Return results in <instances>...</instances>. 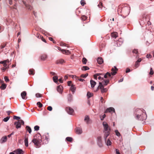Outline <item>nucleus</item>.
Returning a JSON list of instances; mask_svg holds the SVG:
<instances>
[{
	"label": "nucleus",
	"instance_id": "obj_1",
	"mask_svg": "<svg viewBox=\"0 0 154 154\" xmlns=\"http://www.w3.org/2000/svg\"><path fill=\"white\" fill-rule=\"evenodd\" d=\"M136 118L139 120L144 121L147 118L145 111L143 109H138L136 111Z\"/></svg>",
	"mask_w": 154,
	"mask_h": 154
},
{
	"label": "nucleus",
	"instance_id": "obj_2",
	"mask_svg": "<svg viewBox=\"0 0 154 154\" xmlns=\"http://www.w3.org/2000/svg\"><path fill=\"white\" fill-rule=\"evenodd\" d=\"M118 13L119 14V12H120L121 14H120L123 18H125L129 14L130 11V7L129 6H126L123 7L122 9L119 8L118 10Z\"/></svg>",
	"mask_w": 154,
	"mask_h": 154
},
{
	"label": "nucleus",
	"instance_id": "obj_3",
	"mask_svg": "<svg viewBox=\"0 0 154 154\" xmlns=\"http://www.w3.org/2000/svg\"><path fill=\"white\" fill-rule=\"evenodd\" d=\"M11 59L9 60L8 59L6 60H4L0 62V64H3L4 67L2 68V69L3 71H5L9 67V66L11 64Z\"/></svg>",
	"mask_w": 154,
	"mask_h": 154
},
{
	"label": "nucleus",
	"instance_id": "obj_4",
	"mask_svg": "<svg viewBox=\"0 0 154 154\" xmlns=\"http://www.w3.org/2000/svg\"><path fill=\"white\" fill-rule=\"evenodd\" d=\"M117 70L118 69L115 66H114V68L112 69L111 72L110 73L108 72H107L104 75V78H107L108 76L110 77L111 75H115L117 73Z\"/></svg>",
	"mask_w": 154,
	"mask_h": 154
},
{
	"label": "nucleus",
	"instance_id": "obj_5",
	"mask_svg": "<svg viewBox=\"0 0 154 154\" xmlns=\"http://www.w3.org/2000/svg\"><path fill=\"white\" fill-rule=\"evenodd\" d=\"M24 122L22 120H19L17 122L14 123V125H15L17 129L20 128L21 127V125H23Z\"/></svg>",
	"mask_w": 154,
	"mask_h": 154
},
{
	"label": "nucleus",
	"instance_id": "obj_6",
	"mask_svg": "<svg viewBox=\"0 0 154 154\" xmlns=\"http://www.w3.org/2000/svg\"><path fill=\"white\" fill-rule=\"evenodd\" d=\"M32 142L34 143V145L37 147H39L40 145V143L42 141L36 138H34L32 140Z\"/></svg>",
	"mask_w": 154,
	"mask_h": 154
},
{
	"label": "nucleus",
	"instance_id": "obj_7",
	"mask_svg": "<svg viewBox=\"0 0 154 154\" xmlns=\"http://www.w3.org/2000/svg\"><path fill=\"white\" fill-rule=\"evenodd\" d=\"M103 125L104 128L103 131H110V128L106 122H103Z\"/></svg>",
	"mask_w": 154,
	"mask_h": 154
},
{
	"label": "nucleus",
	"instance_id": "obj_8",
	"mask_svg": "<svg viewBox=\"0 0 154 154\" xmlns=\"http://www.w3.org/2000/svg\"><path fill=\"white\" fill-rule=\"evenodd\" d=\"M99 85L98 87V88H100L101 90V91L102 93H103L106 92L107 91V89L106 88H104L103 85L102 84L101 82H99Z\"/></svg>",
	"mask_w": 154,
	"mask_h": 154
},
{
	"label": "nucleus",
	"instance_id": "obj_9",
	"mask_svg": "<svg viewBox=\"0 0 154 154\" xmlns=\"http://www.w3.org/2000/svg\"><path fill=\"white\" fill-rule=\"evenodd\" d=\"M66 110L67 113L70 115H72L74 113V110L70 107H68L66 108Z\"/></svg>",
	"mask_w": 154,
	"mask_h": 154
},
{
	"label": "nucleus",
	"instance_id": "obj_10",
	"mask_svg": "<svg viewBox=\"0 0 154 154\" xmlns=\"http://www.w3.org/2000/svg\"><path fill=\"white\" fill-rule=\"evenodd\" d=\"M84 121L87 124H89L91 123V121L89 117L87 115L85 116Z\"/></svg>",
	"mask_w": 154,
	"mask_h": 154
},
{
	"label": "nucleus",
	"instance_id": "obj_11",
	"mask_svg": "<svg viewBox=\"0 0 154 154\" xmlns=\"http://www.w3.org/2000/svg\"><path fill=\"white\" fill-rule=\"evenodd\" d=\"M115 112V109L112 107H110L106 109L105 113L111 112Z\"/></svg>",
	"mask_w": 154,
	"mask_h": 154
},
{
	"label": "nucleus",
	"instance_id": "obj_12",
	"mask_svg": "<svg viewBox=\"0 0 154 154\" xmlns=\"http://www.w3.org/2000/svg\"><path fill=\"white\" fill-rule=\"evenodd\" d=\"M7 137L5 136L3 137L0 140V143H3L6 142L7 140Z\"/></svg>",
	"mask_w": 154,
	"mask_h": 154
},
{
	"label": "nucleus",
	"instance_id": "obj_13",
	"mask_svg": "<svg viewBox=\"0 0 154 154\" xmlns=\"http://www.w3.org/2000/svg\"><path fill=\"white\" fill-rule=\"evenodd\" d=\"M14 152L15 154H23L24 153L22 149H19L14 150Z\"/></svg>",
	"mask_w": 154,
	"mask_h": 154
},
{
	"label": "nucleus",
	"instance_id": "obj_14",
	"mask_svg": "<svg viewBox=\"0 0 154 154\" xmlns=\"http://www.w3.org/2000/svg\"><path fill=\"white\" fill-rule=\"evenodd\" d=\"M104 133V138L106 140L107 137L110 134V131H103Z\"/></svg>",
	"mask_w": 154,
	"mask_h": 154
},
{
	"label": "nucleus",
	"instance_id": "obj_15",
	"mask_svg": "<svg viewBox=\"0 0 154 154\" xmlns=\"http://www.w3.org/2000/svg\"><path fill=\"white\" fill-rule=\"evenodd\" d=\"M57 91L60 94H62L63 92V87L60 85H59L57 88Z\"/></svg>",
	"mask_w": 154,
	"mask_h": 154
},
{
	"label": "nucleus",
	"instance_id": "obj_16",
	"mask_svg": "<svg viewBox=\"0 0 154 154\" xmlns=\"http://www.w3.org/2000/svg\"><path fill=\"white\" fill-rule=\"evenodd\" d=\"M26 96V93L25 91L22 92L21 94V96L23 99L26 100L27 99Z\"/></svg>",
	"mask_w": 154,
	"mask_h": 154
},
{
	"label": "nucleus",
	"instance_id": "obj_17",
	"mask_svg": "<svg viewBox=\"0 0 154 154\" xmlns=\"http://www.w3.org/2000/svg\"><path fill=\"white\" fill-rule=\"evenodd\" d=\"M123 42V40L122 38H120L117 42L116 43L118 46L121 45Z\"/></svg>",
	"mask_w": 154,
	"mask_h": 154
},
{
	"label": "nucleus",
	"instance_id": "obj_18",
	"mask_svg": "<svg viewBox=\"0 0 154 154\" xmlns=\"http://www.w3.org/2000/svg\"><path fill=\"white\" fill-rule=\"evenodd\" d=\"M97 61L99 64H101L103 63V60L101 57H98L97 59Z\"/></svg>",
	"mask_w": 154,
	"mask_h": 154
},
{
	"label": "nucleus",
	"instance_id": "obj_19",
	"mask_svg": "<svg viewBox=\"0 0 154 154\" xmlns=\"http://www.w3.org/2000/svg\"><path fill=\"white\" fill-rule=\"evenodd\" d=\"M76 133L78 134H80L82 133V129L79 128H77L76 129Z\"/></svg>",
	"mask_w": 154,
	"mask_h": 154
},
{
	"label": "nucleus",
	"instance_id": "obj_20",
	"mask_svg": "<svg viewBox=\"0 0 154 154\" xmlns=\"http://www.w3.org/2000/svg\"><path fill=\"white\" fill-rule=\"evenodd\" d=\"M90 83L91 85V87L93 88L94 87L95 85H96V83L93 80H91Z\"/></svg>",
	"mask_w": 154,
	"mask_h": 154
},
{
	"label": "nucleus",
	"instance_id": "obj_21",
	"mask_svg": "<svg viewBox=\"0 0 154 154\" xmlns=\"http://www.w3.org/2000/svg\"><path fill=\"white\" fill-rule=\"evenodd\" d=\"M73 79H75L76 80H77L78 81H81L82 82H83L85 81V80L82 79H79L78 77H77L75 76H74L73 77Z\"/></svg>",
	"mask_w": 154,
	"mask_h": 154
},
{
	"label": "nucleus",
	"instance_id": "obj_22",
	"mask_svg": "<svg viewBox=\"0 0 154 154\" xmlns=\"http://www.w3.org/2000/svg\"><path fill=\"white\" fill-rule=\"evenodd\" d=\"M23 4L25 5L27 9L30 10L32 9V7L31 6L29 5H27L26 2L24 1H23Z\"/></svg>",
	"mask_w": 154,
	"mask_h": 154
},
{
	"label": "nucleus",
	"instance_id": "obj_23",
	"mask_svg": "<svg viewBox=\"0 0 154 154\" xmlns=\"http://www.w3.org/2000/svg\"><path fill=\"white\" fill-rule=\"evenodd\" d=\"M98 143L100 146L101 145V143L102 141L101 137L100 136H99L97 137Z\"/></svg>",
	"mask_w": 154,
	"mask_h": 154
},
{
	"label": "nucleus",
	"instance_id": "obj_24",
	"mask_svg": "<svg viewBox=\"0 0 154 154\" xmlns=\"http://www.w3.org/2000/svg\"><path fill=\"white\" fill-rule=\"evenodd\" d=\"M64 62V61L63 59H60L57 60L56 61L57 64H62Z\"/></svg>",
	"mask_w": 154,
	"mask_h": 154
},
{
	"label": "nucleus",
	"instance_id": "obj_25",
	"mask_svg": "<svg viewBox=\"0 0 154 154\" xmlns=\"http://www.w3.org/2000/svg\"><path fill=\"white\" fill-rule=\"evenodd\" d=\"M24 143L25 146L27 147L28 146V138L27 137H25Z\"/></svg>",
	"mask_w": 154,
	"mask_h": 154
},
{
	"label": "nucleus",
	"instance_id": "obj_26",
	"mask_svg": "<svg viewBox=\"0 0 154 154\" xmlns=\"http://www.w3.org/2000/svg\"><path fill=\"white\" fill-rule=\"evenodd\" d=\"M26 131H28L29 134H31L32 132V130L31 128L28 126H26Z\"/></svg>",
	"mask_w": 154,
	"mask_h": 154
},
{
	"label": "nucleus",
	"instance_id": "obj_27",
	"mask_svg": "<svg viewBox=\"0 0 154 154\" xmlns=\"http://www.w3.org/2000/svg\"><path fill=\"white\" fill-rule=\"evenodd\" d=\"M100 75H103L102 73H96L94 75V78L95 79H97L98 76Z\"/></svg>",
	"mask_w": 154,
	"mask_h": 154
},
{
	"label": "nucleus",
	"instance_id": "obj_28",
	"mask_svg": "<svg viewBox=\"0 0 154 154\" xmlns=\"http://www.w3.org/2000/svg\"><path fill=\"white\" fill-rule=\"evenodd\" d=\"M72 96L71 94H69L68 96V100L69 101H71L72 100Z\"/></svg>",
	"mask_w": 154,
	"mask_h": 154
},
{
	"label": "nucleus",
	"instance_id": "obj_29",
	"mask_svg": "<svg viewBox=\"0 0 154 154\" xmlns=\"http://www.w3.org/2000/svg\"><path fill=\"white\" fill-rule=\"evenodd\" d=\"M47 58V55L46 54H43L41 57V59L43 60H45Z\"/></svg>",
	"mask_w": 154,
	"mask_h": 154
},
{
	"label": "nucleus",
	"instance_id": "obj_30",
	"mask_svg": "<svg viewBox=\"0 0 154 154\" xmlns=\"http://www.w3.org/2000/svg\"><path fill=\"white\" fill-rule=\"evenodd\" d=\"M111 35L112 37L116 38L118 36V33L116 32H114L112 33Z\"/></svg>",
	"mask_w": 154,
	"mask_h": 154
},
{
	"label": "nucleus",
	"instance_id": "obj_31",
	"mask_svg": "<svg viewBox=\"0 0 154 154\" xmlns=\"http://www.w3.org/2000/svg\"><path fill=\"white\" fill-rule=\"evenodd\" d=\"M75 87L73 86V85H72L70 88V90L73 93H74L75 90Z\"/></svg>",
	"mask_w": 154,
	"mask_h": 154
},
{
	"label": "nucleus",
	"instance_id": "obj_32",
	"mask_svg": "<svg viewBox=\"0 0 154 154\" xmlns=\"http://www.w3.org/2000/svg\"><path fill=\"white\" fill-rule=\"evenodd\" d=\"M89 69V67L87 66H83L82 68V70L84 71H85L87 70H88Z\"/></svg>",
	"mask_w": 154,
	"mask_h": 154
},
{
	"label": "nucleus",
	"instance_id": "obj_33",
	"mask_svg": "<svg viewBox=\"0 0 154 154\" xmlns=\"http://www.w3.org/2000/svg\"><path fill=\"white\" fill-rule=\"evenodd\" d=\"M34 71V70L33 69H29V74L34 75L35 73Z\"/></svg>",
	"mask_w": 154,
	"mask_h": 154
},
{
	"label": "nucleus",
	"instance_id": "obj_34",
	"mask_svg": "<svg viewBox=\"0 0 154 154\" xmlns=\"http://www.w3.org/2000/svg\"><path fill=\"white\" fill-rule=\"evenodd\" d=\"M106 143L107 146H110L111 144V142L109 139L107 140V141H106Z\"/></svg>",
	"mask_w": 154,
	"mask_h": 154
},
{
	"label": "nucleus",
	"instance_id": "obj_35",
	"mask_svg": "<svg viewBox=\"0 0 154 154\" xmlns=\"http://www.w3.org/2000/svg\"><path fill=\"white\" fill-rule=\"evenodd\" d=\"M93 95V94L91 93H90L89 92H88L87 94V96L88 98H89L92 97Z\"/></svg>",
	"mask_w": 154,
	"mask_h": 154
},
{
	"label": "nucleus",
	"instance_id": "obj_36",
	"mask_svg": "<svg viewBox=\"0 0 154 154\" xmlns=\"http://www.w3.org/2000/svg\"><path fill=\"white\" fill-rule=\"evenodd\" d=\"M62 51L63 53H65L66 54H69L70 52L69 50H62Z\"/></svg>",
	"mask_w": 154,
	"mask_h": 154
},
{
	"label": "nucleus",
	"instance_id": "obj_37",
	"mask_svg": "<svg viewBox=\"0 0 154 154\" xmlns=\"http://www.w3.org/2000/svg\"><path fill=\"white\" fill-rule=\"evenodd\" d=\"M6 85L4 84H2L0 88H1L2 90H4L6 88Z\"/></svg>",
	"mask_w": 154,
	"mask_h": 154
},
{
	"label": "nucleus",
	"instance_id": "obj_38",
	"mask_svg": "<svg viewBox=\"0 0 154 154\" xmlns=\"http://www.w3.org/2000/svg\"><path fill=\"white\" fill-rule=\"evenodd\" d=\"M115 132L116 133V135L118 136H120L121 135L120 133L118 131V130H115Z\"/></svg>",
	"mask_w": 154,
	"mask_h": 154
},
{
	"label": "nucleus",
	"instance_id": "obj_39",
	"mask_svg": "<svg viewBox=\"0 0 154 154\" xmlns=\"http://www.w3.org/2000/svg\"><path fill=\"white\" fill-rule=\"evenodd\" d=\"M104 85H106L109 83V80L108 79L105 80H104Z\"/></svg>",
	"mask_w": 154,
	"mask_h": 154
},
{
	"label": "nucleus",
	"instance_id": "obj_40",
	"mask_svg": "<svg viewBox=\"0 0 154 154\" xmlns=\"http://www.w3.org/2000/svg\"><path fill=\"white\" fill-rule=\"evenodd\" d=\"M66 140L67 141L69 142H71L72 140V138L71 137H68L66 138Z\"/></svg>",
	"mask_w": 154,
	"mask_h": 154
},
{
	"label": "nucleus",
	"instance_id": "obj_41",
	"mask_svg": "<svg viewBox=\"0 0 154 154\" xmlns=\"http://www.w3.org/2000/svg\"><path fill=\"white\" fill-rule=\"evenodd\" d=\"M87 60L86 58L84 57L82 60V62L84 64H86V63Z\"/></svg>",
	"mask_w": 154,
	"mask_h": 154
},
{
	"label": "nucleus",
	"instance_id": "obj_42",
	"mask_svg": "<svg viewBox=\"0 0 154 154\" xmlns=\"http://www.w3.org/2000/svg\"><path fill=\"white\" fill-rule=\"evenodd\" d=\"M53 79L54 82H57V77L56 76H54L53 77Z\"/></svg>",
	"mask_w": 154,
	"mask_h": 154
},
{
	"label": "nucleus",
	"instance_id": "obj_43",
	"mask_svg": "<svg viewBox=\"0 0 154 154\" xmlns=\"http://www.w3.org/2000/svg\"><path fill=\"white\" fill-rule=\"evenodd\" d=\"M106 115L105 114L100 116V119L101 120H103L104 119Z\"/></svg>",
	"mask_w": 154,
	"mask_h": 154
},
{
	"label": "nucleus",
	"instance_id": "obj_44",
	"mask_svg": "<svg viewBox=\"0 0 154 154\" xmlns=\"http://www.w3.org/2000/svg\"><path fill=\"white\" fill-rule=\"evenodd\" d=\"M13 119H14L18 120V121L19 120H20V117L17 116H14Z\"/></svg>",
	"mask_w": 154,
	"mask_h": 154
},
{
	"label": "nucleus",
	"instance_id": "obj_45",
	"mask_svg": "<svg viewBox=\"0 0 154 154\" xmlns=\"http://www.w3.org/2000/svg\"><path fill=\"white\" fill-rule=\"evenodd\" d=\"M9 118H10L9 117H7L5 118H4L3 119V120L5 122H7Z\"/></svg>",
	"mask_w": 154,
	"mask_h": 154
},
{
	"label": "nucleus",
	"instance_id": "obj_46",
	"mask_svg": "<svg viewBox=\"0 0 154 154\" xmlns=\"http://www.w3.org/2000/svg\"><path fill=\"white\" fill-rule=\"evenodd\" d=\"M88 73H86L85 74H82L81 75V77L83 78H85L88 76Z\"/></svg>",
	"mask_w": 154,
	"mask_h": 154
},
{
	"label": "nucleus",
	"instance_id": "obj_47",
	"mask_svg": "<svg viewBox=\"0 0 154 154\" xmlns=\"http://www.w3.org/2000/svg\"><path fill=\"white\" fill-rule=\"evenodd\" d=\"M35 131H38L39 130V127L38 125L35 126L34 127Z\"/></svg>",
	"mask_w": 154,
	"mask_h": 154
},
{
	"label": "nucleus",
	"instance_id": "obj_48",
	"mask_svg": "<svg viewBox=\"0 0 154 154\" xmlns=\"http://www.w3.org/2000/svg\"><path fill=\"white\" fill-rule=\"evenodd\" d=\"M37 104L38 105V107L39 108L42 107L43 105L40 102H38L37 103Z\"/></svg>",
	"mask_w": 154,
	"mask_h": 154
},
{
	"label": "nucleus",
	"instance_id": "obj_49",
	"mask_svg": "<svg viewBox=\"0 0 154 154\" xmlns=\"http://www.w3.org/2000/svg\"><path fill=\"white\" fill-rule=\"evenodd\" d=\"M138 52V50L137 49H134L133 51V53L135 54H137Z\"/></svg>",
	"mask_w": 154,
	"mask_h": 154
},
{
	"label": "nucleus",
	"instance_id": "obj_50",
	"mask_svg": "<svg viewBox=\"0 0 154 154\" xmlns=\"http://www.w3.org/2000/svg\"><path fill=\"white\" fill-rule=\"evenodd\" d=\"M153 74V71L152 68H151L150 69V71L149 74L150 75H152Z\"/></svg>",
	"mask_w": 154,
	"mask_h": 154
},
{
	"label": "nucleus",
	"instance_id": "obj_51",
	"mask_svg": "<svg viewBox=\"0 0 154 154\" xmlns=\"http://www.w3.org/2000/svg\"><path fill=\"white\" fill-rule=\"evenodd\" d=\"M4 79L6 82H8L9 81V79L7 76H5L4 77Z\"/></svg>",
	"mask_w": 154,
	"mask_h": 154
},
{
	"label": "nucleus",
	"instance_id": "obj_52",
	"mask_svg": "<svg viewBox=\"0 0 154 154\" xmlns=\"http://www.w3.org/2000/svg\"><path fill=\"white\" fill-rule=\"evenodd\" d=\"M35 96L36 97L38 98L39 97H41V95L40 94L37 93L35 94Z\"/></svg>",
	"mask_w": 154,
	"mask_h": 154
},
{
	"label": "nucleus",
	"instance_id": "obj_53",
	"mask_svg": "<svg viewBox=\"0 0 154 154\" xmlns=\"http://www.w3.org/2000/svg\"><path fill=\"white\" fill-rule=\"evenodd\" d=\"M139 63L137 62H135V66L136 68H137L139 66V64L138 63Z\"/></svg>",
	"mask_w": 154,
	"mask_h": 154
},
{
	"label": "nucleus",
	"instance_id": "obj_54",
	"mask_svg": "<svg viewBox=\"0 0 154 154\" xmlns=\"http://www.w3.org/2000/svg\"><path fill=\"white\" fill-rule=\"evenodd\" d=\"M81 3L82 5L84 6L85 4V1L83 0H82L81 1Z\"/></svg>",
	"mask_w": 154,
	"mask_h": 154
},
{
	"label": "nucleus",
	"instance_id": "obj_55",
	"mask_svg": "<svg viewBox=\"0 0 154 154\" xmlns=\"http://www.w3.org/2000/svg\"><path fill=\"white\" fill-rule=\"evenodd\" d=\"M47 109L50 111H51L52 109V108L51 106H50L48 107Z\"/></svg>",
	"mask_w": 154,
	"mask_h": 154
},
{
	"label": "nucleus",
	"instance_id": "obj_56",
	"mask_svg": "<svg viewBox=\"0 0 154 154\" xmlns=\"http://www.w3.org/2000/svg\"><path fill=\"white\" fill-rule=\"evenodd\" d=\"M101 75H100L99 76H98V79L99 80H103V77H102L101 76ZM102 76H103V75H102Z\"/></svg>",
	"mask_w": 154,
	"mask_h": 154
},
{
	"label": "nucleus",
	"instance_id": "obj_57",
	"mask_svg": "<svg viewBox=\"0 0 154 154\" xmlns=\"http://www.w3.org/2000/svg\"><path fill=\"white\" fill-rule=\"evenodd\" d=\"M98 6L100 8H101V7L103 6L102 3L101 2H100L99 4L98 5Z\"/></svg>",
	"mask_w": 154,
	"mask_h": 154
},
{
	"label": "nucleus",
	"instance_id": "obj_58",
	"mask_svg": "<svg viewBox=\"0 0 154 154\" xmlns=\"http://www.w3.org/2000/svg\"><path fill=\"white\" fill-rule=\"evenodd\" d=\"M116 154H120L119 150L118 149H116Z\"/></svg>",
	"mask_w": 154,
	"mask_h": 154
},
{
	"label": "nucleus",
	"instance_id": "obj_59",
	"mask_svg": "<svg viewBox=\"0 0 154 154\" xmlns=\"http://www.w3.org/2000/svg\"><path fill=\"white\" fill-rule=\"evenodd\" d=\"M146 57L147 58H151V56L150 54H147L146 56Z\"/></svg>",
	"mask_w": 154,
	"mask_h": 154
},
{
	"label": "nucleus",
	"instance_id": "obj_60",
	"mask_svg": "<svg viewBox=\"0 0 154 154\" xmlns=\"http://www.w3.org/2000/svg\"><path fill=\"white\" fill-rule=\"evenodd\" d=\"M130 71V69L128 68H127L126 69V72L128 73V72H129Z\"/></svg>",
	"mask_w": 154,
	"mask_h": 154
},
{
	"label": "nucleus",
	"instance_id": "obj_61",
	"mask_svg": "<svg viewBox=\"0 0 154 154\" xmlns=\"http://www.w3.org/2000/svg\"><path fill=\"white\" fill-rule=\"evenodd\" d=\"M71 81H69L68 82L67 84L68 86H70V84L71 83Z\"/></svg>",
	"mask_w": 154,
	"mask_h": 154
},
{
	"label": "nucleus",
	"instance_id": "obj_62",
	"mask_svg": "<svg viewBox=\"0 0 154 154\" xmlns=\"http://www.w3.org/2000/svg\"><path fill=\"white\" fill-rule=\"evenodd\" d=\"M103 100H104L103 97H101L100 98V101L102 103H103Z\"/></svg>",
	"mask_w": 154,
	"mask_h": 154
},
{
	"label": "nucleus",
	"instance_id": "obj_63",
	"mask_svg": "<svg viewBox=\"0 0 154 154\" xmlns=\"http://www.w3.org/2000/svg\"><path fill=\"white\" fill-rule=\"evenodd\" d=\"M141 61V58H139L138 59V60H137V61H136V62H137L138 63H139Z\"/></svg>",
	"mask_w": 154,
	"mask_h": 154
},
{
	"label": "nucleus",
	"instance_id": "obj_64",
	"mask_svg": "<svg viewBox=\"0 0 154 154\" xmlns=\"http://www.w3.org/2000/svg\"><path fill=\"white\" fill-rule=\"evenodd\" d=\"M123 78H122V79H120V80H119V82H122L123 81Z\"/></svg>",
	"mask_w": 154,
	"mask_h": 154
}]
</instances>
